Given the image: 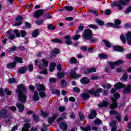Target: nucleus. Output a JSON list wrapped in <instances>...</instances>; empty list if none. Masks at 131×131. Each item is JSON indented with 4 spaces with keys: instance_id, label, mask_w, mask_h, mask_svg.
Segmentation results:
<instances>
[{
    "instance_id": "obj_1",
    "label": "nucleus",
    "mask_w": 131,
    "mask_h": 131,
    "mask_svg": "<svg viewBox=\"0 0 131 131\" xmlns=\"http://www.w3.org/2000/svg\"><path fill=\"white\" fill-rule=\"evenodd\" d=\"M17 89L15 90V93L18 95V101L23 104L26 103V94H27V88L24 83H21L17 86Z\"/></svg>"
},
{
    "instance_id": "obj_2",
    "label": "nucleus",
    "mask_w": 131,
    "mask_h": 131,
    "mask_svg": "<svg viewBox=\"0 0 131 131\" xmlns=\"http://www.w3.org/2000/svg\"><path fill=\"white\" fill-rule=\"evenodd\" d=\"M103 92V89L98 88L95 91L94 89H91V90L88 91L86 93H83L81 94V97L83 100L84 101H86V100H89L90 98H91V95H93L95 96L96 98H100L101 95L100 93Z\"/></svg>"
},
{
    "instance_id": "obj_3",
    "label": "nucleus",
    "mask_w": 131,
    "mask_h": 131,
    "mask_svg": "<svg viewBox=\"0 0 131 131\" xmlns=\"http://www.w3.org/2000/svg\"><path fill=\"white\" fill-rule=\"evenodd\" d=\"M129 2H130V0H119L117 3L116 1H114L111 4V7L112 8L116 7L118 8L119 11H122V10H123V7L127 6L129 4Z\"/></svg>"
},
{
    "instance_id": "obj_4",
    "label": "nucleus",
    "mask_w": 131,
    "mask_h": 131,
    "mask_svg": "<svg viewBox=\"0 0 131 131\" xmlns=\"http://www.w3.org/2000/svg\"><path fill=\"white\" fill-rule=\"evenodd\" d=\"M37 91L39 92V95L40 98L43 99L47 97V94H46V87L42 84H38L36 85Z\"/></svg>"
},
{
    "instance_id": "obj_5",
    "label": "nucleus",
    "mask_w": 131,
    "mask_h": 131,
    "mask_svg": "<svg viewBox=\"0 0 131 131\" xmlns=\"http://www.w3.org/2000/svg\"><path fill=\"white\" fill-rule=\"evenodd\" d=\"M121 24V21L120 19H116L114 21V24L113 23H107L105 24V27L106 28H109V27H113V28L120 29L121 27L120 25Z\"/></svg>"
},
{
    "instance_id": "obj_6",
    "label": "nucleus",
    "mask_w": 131,
    "mask_h": 131,
    "mask_svg": "<svg viewBox=\"0 0 131 131\" xmlns=\"http://www.w3.org/2000/svg\"><path fill=\"white\" fill-rule=\"evenodd\" d=\"M120 38L123 43H126L127 40L128 45L131 46V32H129L126 34V38L124 35H121Z\"/></svg>"
},
{
    "instance_id": "obj_7",
    "label": "nucleus",
    "mask_w": 131,
    "mask_h": 131,
    "mask_svg": "<svg viewBox=\"0 0 131 131\" xmlns=\"http://www.w3.org/2000/svg\"><path fill=\"white\" fill-rule=\"evenodd\" d=\"M83 39L85 40H89L93 37V31L91 29H85L82 34Z\"/></svg>"
},
{
    "instance_id": "obj_8",
    "label": "nucleus",
    "mask_w": 131,
    "mask_h": 131,
    "mask_svg": "<svg viewBox=\"0 0 131 131\" xmlns=\"http://www.w3.org/2000/svg\"><path fill=\"white\" fill-rule=\"evenodd\" d=\"M45 11L46 10L45 9H39L35 11L34 14V18H36L37 19L39 18L40 16H42V15H43V13H45Z\"/></svg>"
},
{
    "instance_id": "obj_9",
    "label": "nucleus",
    "mask_w": 131,
    "mask_h": 131,
    "mask_svg": "<svg viewBox=\"0 0 131 131\" xmlns=\"http://www.w3.org/2000/svg\"><path fill=\"white\" fill-rule=\"evenodd\" d=\"M70 76L72 77V78H74L75 79H77V78H79V77H81L80 75L76 74V71H74L73 69H71Z\"/></svg>"
},
{
    "instance_id": "obj_10",
    "label": "nucleus",
    "mask_w": 131,
    "mask_h": 131,
    "mask_svg": "<svg viewBox=\"0 0 131 131\" xmlns=\"http://www.w3.org/2000/svg\"><path fill=\"white\" fill-rule=\"evenodd\" d=\"M42 63H40L39 65V67L40 69H42V68H43V67L45 68H47V67H48V66H49V61H48V60H46L45 58H43L42 59Z\"/></svg>"
},
{
    "instance_id": "obj_11",
    "label": "nucleus",
    "mask_w": 131,
    "mask_h": 131,
    "mask_svg": "<svg viewBox=\"0 0 131 131\" xmlns=\"http://www.w3.org/2000/svg\"><path fill=\"white\" fill-rule=\"evenodd\" d=\"M114 88L116 90H120L121 89H124L126 88V85L121 83V82H118V83L115 84Z\"/></svg>"
},
{
    "instance_id": "obj_12",
    "label": "nucleus",
    "mask_w": 131,
    "mask_h": 131,
    "mask_svg": "<svg viewBox=\"0 0 131 131\" xmlns=\"http://www.w3.org/2000/svg\"><path fill=\"white\" fill-rule=\"evenodd\" d=\"M80 81L82 84H89L91 82V80L88 77H83L80 79Z\"/></svg>"
},
{
    "instance_id": "obj_13",
    "label": "nucleus",
    "mask_w": 131,
    "mask_h": 131,
    "mask_svg": "<svg viewBox=\"0 0 131 131\" xmlns=\"http://www.w3.org/2000/svg\"><path fill=\"white\" fill-rule=\"evenodd\" d=\"M27 70H28V68H27V66H24L23 67H21V68L18 70L17 72L19 74H24L27 72Z\"/></svg>"
},
{
    "instance_id": "obj_14",
    "label": "nucleus",
    "mask_w": 131,
    "mask_h": 131,
    "mask_svg": "<svg viewBox=\"0 0 131 131\" xmlns=\"http://www.w3.org/2000/svg\"><path fill=\"white\" fill-rule=\"evenodd\" d=\"M7 113H8V111L6 109H3L0 112V117L5 119L8 117L7 116Z\"/></svg>"
},
{
    "instance_id": "obj_15",
    "label": "nucleus",
    "mask_w": 131,
    "mask_h": 131,
    "mask_svg": "<svg viewBox=\"0 0 131 131\" xmlns=\"http://www.w3.org/2000/svg\"><path fill=\"white\" fill-rule=\"evenodd\" d=\"M97 71V69H96L95 68H92L90 69H87L85 70L83 74H85L86 75H88V74H90V73H93L94 72H96Z\"/></svg>"
},
{
    "instance_id": "obj_16",
    "label": "nucleus",
    "mask_w": 131,
    "mask_h": 131,
    "mask_svg": "<svg viewBox=\"0 0 131 131\" xmlns=\"http://www.w3.org/2000/svg\"><path fill=\"white\" fill-rule=\"evenodd\" d=\"M113 50L115 52H120V53L124 51V49H123L122 47L119 46H114L113 47Z\"/></svg>"
},
{
    "instance_id": "obj_17",
    "label": "nucleus",
    "mask_w": 131,
    "mask_h": 131,
    "mask_svg": "<svg viewBox=\"0 0 131 131\" xmlns=\"http://www.w3.org/2000/svg\"><path fill=\"white\" fill-rule=\"evenodd\" d=\"M59 127L63 131L67 130V128H68V125L65 122H61L59 125Z\"/></svg>"
},
{
    "instance_id": "obj_18",
    "label": "nucleus",
    "mask_w": 131,
    "mask_h": 131,
    "mask_svg": "<svg viewBox=\"0 0 131 131\" xmlns=\"http://www.w3.org/2000/svg\"><path fill=\"white\" fill-rule=\"evenodd\" d=\"M65 39V43L68 46H71L73 45L72 41H71V37L70 35H67L64 36Z\"/></svg>"
},
{
    "instance_id": "obj_19",
    "label": "nucleus",
    "mask_w": 131,
    "mask_h": 131,
    "mask_svg": "<svg viewBox=\"0 0 131 131\" xmlns=\"http://www.w3.org/2000/svg\"><path fill=\"white\" fill-rule=\"evenodd\" d=\"M97 111L95 110H92L91 112V113L89 114L88 116L89 119H94V118H95V117H97Z\"/></svg>"
},
{
    "instance_id": "obj_20",
    "label": "nucleus",
    "mask_w": 131,
    "mask_h": 131,
    "mask_svg": "<svg viewBox=\"0 0 131 131\" xmlns=\"http://www.w3.org/2000/svg\"><path fill=\"white\" fill-rule=\"evenodd\" d=\"M56 119H57V115L56 114H53L52 117L48 118V123H49V124H52Z\"/></svg>"
},
{
    "instance_id": "obj_21",
    "label": "nucleus",
    "mask_w": 131,
    "mask_h": 131,
    "mask_svg": "<svg viewBox=\"0 0 131 131\" xmlns=\"http://www.w3.org/2000/svg\"><path fill=\"white\" fill-rule=\"evenodd\" d=\"M16 105L19 112L22 113L24 111V110L25 109V106H24V104L18 102Z\"/></svg>"
},
{
    "instance_id": "obj_22",
    "label": "nucleus",
    "mask_w": 131,
    "mask_h": 131,
    "mask_svg": "<svg viewBox=\"0 0 131 131\" xmlns=\"http://www.w3.org/2000/svg\"><path fill=\"white\" fill-rule=\"evenodd\" d=\"M125 89L123 90V94H130L131 93V85L128 84Z\"/></svg>"
},
{
    "instance_id": "obj_23",
    "label": "nucleus",
    "mask_w": 131,
    "mask_h": 131,
    "mask_svg": "<svg viewBox=\"0 0 131 131\" xmlns=\"http://www.w3.org/2000/svg\"><path fill=\"white\" fill-rule=\"evenodd\" d=\"M16 66H17V63L16 62H10L7 65V68L8 69H14L16 68Z\"/></svg>"
},
{
    "instance_id": "obj_24",
    "label": "nucleus",
    "mask_w": 131,
    "mask_h": 131,
    "mask_svg": "<svg viewBox=\"0 0 131 131\" xmlns=\"http://www.w3.org/2000/svg\"><path fill=\"white\" fill-rule=\"evenodd\" d=\"M39 96L38 95V92L37 91H34V95L33 96V100L35 102H37L38 101H39Z\"/></svg>"
},
{
    "instance_id": "obj_25",
    "label": "nucleus",
    "mask_w": 131,
    "mask_h": 131,
    "mask_svg": "<svg viewBox=\"0 0 131 131\" xmlns=\"http://www.w3.org/2000/svg\"><path fill=\"white\" fill-rule=\"evenodd\" d=\"M108 105H109V103L107 101H103L102 103L98 104V107L99 108H106L108 107Z\"/></svg>"
},
{
    "instance_id": "obj_26",
    "label": "nucleus",
    "mask_w": 131,
    "mask_h": 131,
    "mask_svg": "<svg viewBox=\"0 0 131 131\" xmlns=\"http://www.w3.org/2000/svg\"><path fill=\"white\" fill-rule=\"evenodd\" d=\"M15 63H19V64H22L23 63V59L19 56H15L14 58Z\"/></svg>"
},
{
    "instance_id": "obj_27",
    "label": "nucleus",
    "mask_w": 131,
    "mask_h": 131,
    "mask_svg": "<svg viewBox=\"0 0 131 131\" xmlns=\"http://www.w3.org/2000/svg\"><path fill=\"white\" fill-rule=\"evenodd\" d=\"M56 68V63L52 62L49 65V71L50 72H53Z\"/></svg>"
},
{
    "instance_id": "obj_28",
    "label": "nucleus",
    "mask_w": 131,
    "mask_h": 131,
    "mask_svg": "<svg viewBox=\"0 0 131 131\" xmlns=\"http://www.w3.org/2000/svg\"><path fill=\"white\" fill-rule=\"evenodd\" d=\"M128 78V75L126 73H124L122 77H121L120 80L121 81H126Z\"/></svg>"
},
{
    "instance_id": "obj_29",
    "label": "nucleus",
    "mask_w": 131,
    "mask_h": 131,
    "mask_svg": "<svg viewBox=\"0 0 131 131\" xmlns=\"http://www.w3.org/2000/svg\"><path fill=\"white\" fill-rule=\"evenodd\" d=\"M39 35V32L38 29H35L32 32V36L33 37H37Z\"/></svg>"
},
{
    "instance_id": "obj_30",
    "label": "nucleus",
    "mask_w": 131,
    "mask_h": 131,
    "mask_svg": "<svg viewBox=\"0 0 131 131\" xmlns=\"http://www.w3.org/2000/svg\"><path fill=\"white\" fill-rule=\"evenodd\" d=\"M102 42H103V43H104V45H105L106 48H111V47H112L111 43H110V42H109V41H108L106 39H103Z\"/></svg>"
},
{
    "instance_id": "obj_31",
    "label": "nucleus",
    "mask_w": 131,
    "mask_h": 131,
    "mask_svg": "<svg viewBox=\"0 0 131 131\" xmlns=\"http://www.w3.org/2000/svg\"><path fill=\"white\" fill-rule=\"evenodd\" d=\"M99 57L100 60H102V59H107L108 58V55L107 54H105L104 53H100L99 54Z\"/></svg>"
},
{
    "instance_id": "obj_32",
    "label": "nucleus",
    "mask_w": 131,
    "mask_h": 131,
    "mask_svg": "<svg viewBox=\"0 0 131 131\" xmlns=\"http://www.w3.org/2000/svg\"><path fill=\"white\" fill-rule=\"evenodd\" d=\"M118 107V103H112L110 105L109 108L111 110H114Z\"/></svg>"
},
{
    "instance_id": "obj_33",
    "label": "nucleus",
    "mask_w": 131,
    "mask_h": 131,
    "mask_svg": "<svg viewBox=\"0 0 131 131\" xmlns=\"http://www.w3.org/2000/svg\"><path fill=\"white\" fill-rule=\"evenodd\" d=\"M52 93L53 95H57L58 97L61 95V92H60V91L58 89H54L52 90Z\"/></svg>"
},
{
    "instance_id": "obj_34",
    "label": "nucleus",
    "mask_w": 131,
    "mask_h": 131,
    "mask_svg": "<svg viewBox=\"0 0 131 131\" xmlns=\"http://www.w3.org/2000/svg\"><path fill=\"white\" fill-rule=\"evenodd\" d=\"M52 42H54V43H62L63 41L62 40L59 39V38H54L51 40Z\"/></svg>"
},
{
    "instance_id": "obj_35",
    "label": "nucleus",
    "mask_w": 131,
    "mask_h": 131,
    "mask_svg": "<svg viewBox=\"0 0 131 131\" xmlns=\"http://www.w3.org/2000/svg\"><path fill=\"white\" fill-rule=\"evenodd\" d=\"M66 74H65V73L58 72V73H57V78H59V79H61L63 78V77H64V76H65Z\"/></svg>"
},
{
    "instance_id": "obj_36",
    "label": "nucleus",
    "mask_w": 131,
    "mask_h": 131,
    "mask_svg": "<svg viewBox=\"0 0 131 131\" xmlns=\"http://www.w3.org/2000/svg\"><path fill=\"white\" fill-rule=\"evenodd\" d=\"M90 40V42H92V43H97L98 42L99 39L93 38V37H91L90 39H89Z\"/></svg>"
},
{
    "instance_id": "obj_37",
    "label": "nucleus",
    "mask_w": 131,
    "mask_h": 131,
    "mask_svg": "<svg viewBox=\"0 0 131 131\" xmlns=\"http://www.w3.org/2000/svg\"><path fill=\"white\" fill-rule=\"evenodd\" d=\"M47 28L48 30H52L53 31V30L56 29V26H53L52 24H50L48 26Z\"/></svg>"
},
{
    "instance_id": "obj_38",
    "label": "nucleus",
    "mask_w": 131,
    "mask_h": 131,
    "mask_svg": "<svg viewBox=\"0 0 131 131\" xmlns=\"http://www.w3.org/2000/svg\"><path fill=\"white\" fill-rule=\"evenodd\" d=\"M79 118L81 121H84V119H85V117L81 113V112H79L78 114Z\"/></svg>"
},
{
    "instance_id": "obj_39",
    "label": "nucleus",
    "mask_w": 131,
    "mask_h": 131,
    "mask_svg": "<svg viewBox=\"0 0 131 131\" xmlns=\"http://www.w3.org/2000/svg\"><path fill=\"white\" fill-rule=\"evenodd\" d=\"M70 63H71V64H76V63H77V59H76L75 57H73L71 58Z\"/></svg>"
},
{
    "instance_id": "obj_40",
    "label": "nucleus",
    "mask_w": 131,
    "mask_h": 131,
    "mask_svg": "<svg viewBox=\"0 0 131 131\" xmlns=\"http://www.w3.org/2000/svg\"><path fill=\"white\" fill-rule=\"evenodd\" d=\"M30 127H31V125H30V124H29V123H26L24 124L23 128H24V129H29Z\"/></svg>"
},
{
    "instance_id": "obj_41",
    "label": "nucleus",
    "mask_w": 131,
    "mask_h": 131,
    "mask_svg": "<svg viewBox=\"0 0 131 131\" xmlns=\"http://www.w3.org/2000/svg\"><path fill=\"white\" fill-rule=\"evenodd\" d=\"M43 17H44V18H46V19H51L52 18V15H50V13L49 12L44 13L43 14Z\"/></svg>"
},
{
    "instance_id": "obj_42",
    "label": "nucleus",
    "mask_w": 131,
    "mask_h": 131,
    "mask_svg": "<svg viewBox=\"0 0 131 131\" xmlns=\"http://www.w3.org/2000/svg\"><path fill=\"white\" fill-rule=\"evenodd\" d=\"M20 36L21 37H25V36L27 35V32H26V31H25V30H20Z\"/></svg>"
},
{
    "instance_id": "obj_43",
    "label": "nucleus",
    "mask_w": 131,
    "mask_h": 131,
    "mask_svg": "<svg viewBox=\"0 0 131 131\" xmlns=\"http://www.w3.org/2000/svg\"><path fill=\"white\" fill-rule=\"evenodd\" d=\"M112 14V11L110 9H107L105 10L104 12V15H106V16H109V15H111Z\"/></svg>"
},
{
    "instance_id": "obj_44",
    "label": "nucleus",
    "mask_w": 131,
    "mask_h": 131,
    "mask_svg": "<svg viewBox=\"0 0 131 131\" xmlns=\"http://www.w3.org/2000/svg\"><path fill=\"white\" fill-rule=\"evenodd\" d=\"M80 38V35L79 34H76L73 36V40L74 41H76V40H78Z\"/></svg>"
},
{
    "instance_id": "obj_45",
    "label": "nucleus",
    "mask_w": 131,
    "mask_h": 131,
    "mask_svg": "<svg viewBox=\"0 0 131 131\" xmlns=\"http://www.w3.org/2000/svg\"><path fill=\"white\" fill-rule=\"evenodd\" d=\"M41 116L42 117H44V118H46L49 116V113H47L46 112H43V111H41Z\"/></svg>"
},
{
    "instance_id": "obj_46",
    "label": "nucleus",
    "mask_w": 131,
    "mask_h": 131,
    "mask_svg": "<svg viewBox=\"0 0 131 131\" xmlns=\"http://www.w3.org/2000/svg\"><path fill=\"white\" fill-rule=\"evenodd\" d=\"M123 63H124V60L122 59H119L116 61H115V64L116 65H120L121 64H123Z\"/></svg>"
},
{
    "instance_id": "obj_47",
    "label": "nucleus",
    "mask_w": 131,
    "mask_h": 131,
    "mask_svg": "<svg viewBox=\"0 0 131 131\" xmlns=\"http://www.w3.org/2000/svg\"><path fill=\"white\" fill-rule=\"evenodd\" d=\"M65 10L66 11H69V12H72L73 10H74V7L72 6H66L64 7Z\"/></svg>"
},
{
    "instance_id": "obj_48",
    "label": "nucleus",
    "mask_w": 131,
    "mask_h": 131,
    "mask_svg": "<svg viewBox=\"0 0 131 131\" xmlns=\"http://www.w3.org/2000/svg\"><path fill=\"white\" fill-rule=\"evenodd\" d=\"M78 30L76 31V33L78 34L79 33V31H83V29H84V27L83 26L80 25V26L78 27Z\"/></svg>"
},
{
    "instance_id": "obj_49",
    "label": "nucleus",
    "mask_w": 131,
    "mask_h": 131,
    "mask_svg": "<svg viewBox=\"0 0 131 131\" xmlns=\"http://www.w3.org/2000/svg\"><path fill=\"white\" fill-rule=\"evenodd\" d=\"M108 64H109L110 65V67L111 68V69H114L115 68V65H116L115 64V62H108Z\"/></svg>"
},
{
    "instance_id": "obj_50",
    "label": "nucleus",
    "mask_w": 131,
    "mask_h": 131,
    "mask_svg": "<svg viewBox=\"0 0 131 131\" xmlns=\"http://www.w3.org/2000/svg\"><path fill=\"white\" fill-rule=\"evenodd\" d=\"M52 53L53 55H58L60 53V50L57 48H55L54 50H52Z\"/></svg>"
},
{
    "instance_id": "obj_51",
    "label": "nucleus",
    "mask_w": 131,
    "mask_h": 131,
    "mask_svg": "<svg viewBox=\"0 0 131 131\" xmlns=\"http://www.w3.org/2000/svg\"><path fill=\"white\" fill-rule=\"evenodd\" d=\"M13 31L16 35V37H20V36H21V34H20V32H19V30H18V29L14 30Z\"/></svg>"
},
{
    "instance_id": "obj_52",
    "label": "nucleus",
    "mask_w": 131,
    "mask_h": 131,
    "mask_svg": "<svg viewBox=\"0 0 131 131\" xmlns=\"http://www.w3.org/2000/svg\"><path fill=\"white\" fill-rule=\"evenodd\" d=\"M8 81L9 83H13L17 82V81H16V79H15V78H9L8 79Z\"/></svg>"
},
{
    "instance_id": "obj_53",
    "label": "nucleus",
    "mask_w": 131,
    "mask_h": 131,
    "mask_svg": "<svg viewBox=\"0 0 131 131\" xmlns=\"http://www.w3.org/2000/svg\"><path fill=\"white\" fill-rule=\"evenodd\" d=\"M96 23H97V24H98V25H99V26H103V25H104V21H103L102 20H101L100 19L96 20Z\"/></svg>"
},
{
    "instance_id": "obj_54",
    "label": "nucleus",
    "mask_w": 131,
    "mask_h": 131,
    "mask_svg": "<svg viewBox=\"0 0 131 131\" xmlns=\"http://www.w3.org/2000/svg\"><path fill=\"white\" fill-rule=\"evenodd\" d=\"M5 92L7 96H10L12 94V92L8 88L5 89Z\"/></svg>"
},
{
    "instance_id": "obj_55",
    "label": "nucleus",
    "mask_w": 131,
    "mask_h": 131,
    "mask_svg": "<svg viewBox=\"0 0 131 131\" xmlns=\"http://www.w3.org/2000/svg\"><path fill=\"white\" fill-rule=\"evenodd\" d=\"M94 123L99 125V124H102V121H101L99 118H97L94 121Z\"/></svg>"
},
{
    "instance_id": "obj_56",
    "label": "nucleus",
    "mask_w": 131,
    "mask_h": 131,
    "mask_svg": "<svg viewBox=\"0 0 131 131\" xmlns=\"http://www.w3.org/2000/svg\"><path fill=\"white\" fill-rule=\"evenodd\" d=\"M57 79L54 77H52L49 79V82L51 83H55V82H57Z\"/></svg>"
},
{
    "instance_id": "obj_57",
    "label": "nucleus",
    "mask_w": 131,
    "mask_h": 131,
    "mask_svg": "<svg viewBox=\"0 0 131 131\" xmlns=\"http://www.w3.org/2000/svg\"><path fill=\"white\" fill-rule=\"evenodd\" d=\"M110 115H117L118 114V112L115 110H111L110 111Z\"/></svg>"
},
{
    "instance_id": "obj_58",
    "label": "nucleus",
    "mask_w": 131,
    "mask_h": 131,
    "mask_svg": "<svg viewBox=\"0 0 131 131\" xmlns=\"http://www.w3.org/2000/svg\"><path fill=\"white\" fill-rule=\"evenodd\" d=\"M43 23V19L37 20L35 21L36 25H41Z\"/></svg>"
},
{
    "instance_id": "obj_59",
    "label": "nucleus",
    "mask_w": 131,
    "mask_h": 131,
    "mask_svg": "<svg viewBox=\"0 0 131 131\" xmlns=\"http://www.w3.org/2000/svg\"><path fill=\"white\" fill-rule=\"evenodd\" d=\"M73 91L75 93H77L78 94H79V93H80V89L78 87H75L73 88Z\"/></svg>"
},
{
    "instance_id": "obj_60",
    "label": "nucleus",
    "mask_w": 131,
    "mask_h": 131,
    "mask_svg": "<svg viewBox=\"0 0 131 131\" xmlns=\"http://www.w3.org/2000/svg\"><path fill=\"white\" fill-rule=\"evenodd\" d=\"M25 23L26 28H27L28 29H30V28H31V24H30L27 21H26Z\"/></svg>"
},
{
    "instance_id": "obj_61",
    "label": "nucleus",
    "mask_w": 131,
    "mask_h": 131,
    "mask_svg": "<svg viewBox=\"0 0 131 131\" xmlns=\"http://www.w3.org/2000/svg\"><path fill=\"white\" fill-rule=\"evenodd\" d=\"M131 12V6H128L127 9L125 10L124 13L125 14H128V13H130Z\"/></svg>"
},
{
    "instance_id": "obj_62",
    "label": "nucleus",
    "mask_w": 131,
    "mask_h": 131,
    "mask_svg": "<svg viewBox=\"0 0 131 131\" xmlns=\"http://www.w3.org/2000/svg\"><path fill=\"white\" fill-rule=\"evenodd\" d=\"M33 118L34 121H38L39 119L38 116L36 115V114H34L33 115Z\"/></svg>"
},
{
    "instance_id": "obj_63",
    "label": "nucleus",
    "mask_w": 131,
    "mask_h": 131,
    "mask_svg": "<svg viewBox=\"0 0 131 131\" xmlns=\"http://www.w3.org/2000/svg\"><path fill=\"white\" fill-rule=\"evenodd\" d=\"M120 98V94L118 93H115L114 94V98L115 99H118Z\"/></svg>"
},
{
    "instance_id": "obj_64",
    "label": "nucleus",
    "mask_w": 131,
    "mask_h": 131,
    "mask_svg": "<svg viewBox=\"0 0 131 131\" xmlns=\"http://www.w3.org/2000/svg\"><path fill=\"white\" fill-rule=\"evenodd\" d=\"M61 85L62 88H65L67 85V82L65 80L63 79L61 80Z\"/></svg>"
}]
</instances>
